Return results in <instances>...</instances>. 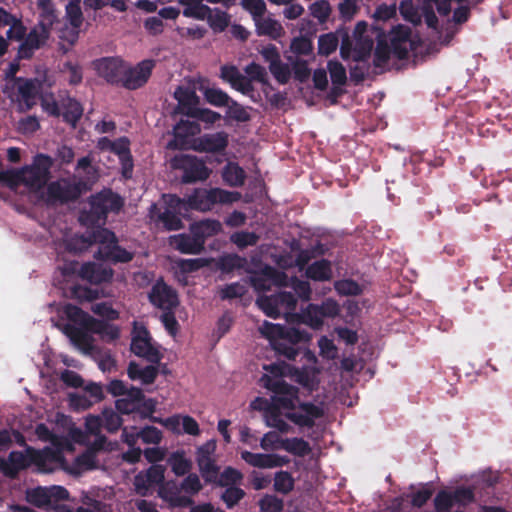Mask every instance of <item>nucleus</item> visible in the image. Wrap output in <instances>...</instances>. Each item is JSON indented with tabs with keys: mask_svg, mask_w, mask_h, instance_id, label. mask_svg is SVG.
I'll list each match as a JSON object with an SVG mask.
<instances>
[{
	"mask_svg": "<svg viewBox=\"0 0 512 512\" xmlns=\"http://www.w3.org/2000/svg\"><path fill=\"white\" fill-rule=\"evenodd\" d=\"M31 446H26L24 451H11L7 459L0 457V472L11 479L16 478L20 471L27 469L32 464L36 465Z\"/></svg>",
	"mask_w": 512,
	"mask_h": 512,
	"instance_id": "1a4fd4ad",
	"label": "nucleus"
},
{
	"mask_svg": "<svg viewBox=\"0 0 512 512\" xmlns=\"http://www.w3.org/2000/svg\"><path fill=\"white\" fill-rule=\"evenodd\" d=\"M256 304L270 318L277 319L281 316V310L275 294L259 296L256 299Z\"/></svg>",
	"mask_w": 512,
	"mask_h": 512,
	"instance_id": "37998d69",
	"label": "nucleus"
},
{
	"mask_svg": "<svg viewBox=\"0 0 512 512\" xmlns=\"http://www.w3.org/2000/svg\"><path fill=\"white\" fill-rule=\"evenodd\" d=\"M245 491L237 486L227 487L220 496V499L224 502L228 509L235 507L244 497Z\"/></svg>",
	"mask_w": 512,
	"mask_h": 512,
	"instance_id": "5fc2aeb1",
	"label": "nucleus"
},
{
	"mask_svg": "<svg viewBox=\"0 0 512 512\" xmlns=\"http://www.w3.org/2000/svg\"><path fill=\"white\" fill-rule=\"evenodd\" d=\"M181 490L191 497L197 495L202 489L203 485L200 478L195 473H189L180 483Z\"/></svg>",
	"mask_w": 512,
	"mask_h": 512,
	"instance_id": "680f3d73",
	"label": "nucleus"
},
{
	"mask_svg": "<svg viewBox=\"0 0 512 512\" xmlns=\"http://www.w3.org/2000/svg\"><path fill=\"white\" fill-rule=\"evenodd\" d=\"M41 9L38 28L43 31L44 37H49L53 25L58 22V15L54 4L50 0H40Z\"/></svg>",
	"mask_w": 512,
	"mask_h": 512,
	"instance_id": "393cba45",
	"label": "nucleus"
},
{
	"mask_svg": "<svg viewBox=\"0 0 512 512\" xmlns=\"http://www.w3.org/2000/svg\"><path fill=\"white\" fill-rule=\"evenodd\" d=\"M373 40L369 36H361L356 39L352 59L355 62H365L371 55Z\"/></svg>",
	"mask_w": 512,
	"mask_h": 512,
	"instance_id": "ea45409f",
	"label": "nucleus"
},
{
	"mask_svg": "<svg viewBox=\"0 0 512 512\" xmlns=\"http://www.w3.org/2000/svg\"><path fill=\"white\" fill-rule=\"evenodd\" d=\"M181 486L174 480H168L158 487V496L171 508H191L194 506L192 497L181 494Z\"/></svg>",
	"mask_w": 512,
	"mask_h": 512,
	"instance_id": "2eb2a0df",
	"label": "nucleus"
},
{
	"mask_svg": "<svg viewBox=\"0 0 512 512\" xmlns=\"http://www.w3.org/2000/svg\"><path fill=\"white\" fill-rule=\"evenodd\" d=\"M151 336L146 328H143L133 336L131 340L130 349L138 357L146 359L152 364H159L163 355L152 344Z\"/></svg>",
	"mask_w": 512,
	"mask_h": 512,
	"instance_id": "f8f14e48",
	"label": "nucleus"
},
{
	"mask_svg": "<svg viewBox=\"0 0 512 512\" xmlns=\"http://www.w3.org/2000/svg\"><path fill=\"white\" fill-rule=\"evenodd\" d=\"M294 478L288 471H278L274 476V490L278 493L287 495L294 489Z\"/></svg>",
	"mask_w": 512,
	"mask_h": 512,
	"instance_id": "8fccbe9b",
	"label": "nucleus"
},
{
	"mask_svg": "<svg viewBox=\"0 0 512 512\" xmlns=\"http://www.w3.org/2000/svg\"><path fill=\"white\" fill-rule=\"evenodd\" d=\"M114 271L102 264L87 262L80 266L79 277L91 284L108 283L112 280Z\"/></svg>",
	"mask_w": 512,
	"mask_h": 512,
	"instance_id": "6ab92c4d",
	"label": "nucleus"
},
{
	"mask_svg": "<svg viewBox=\"0 0 512 512\" xmlns=\"http://www.w3.org/2000/svg\"><path fill=\"white\" fill-rule=\"evenodd\" d=\"M259 236L255 232L239 231L231 235V241L240 249L257 244Z\"/></svg>",
	"mask_w": 512,
	"mask_h": 512,
	"instance_id": "0e129e2a",
	"label": "nucleus"
},
{
	"mask_svg": "<svg viewBox=\"0 0 512 512\" xmlns=\"http://www.w3.org/2000/svg\"><path fill=\"white\" fill-rule=\"evenodd\" d=\"M410 29L408 27L398 25L394 27L390 33L389 40L392 54L399 60L408 58L407 44L410 39Z\"/></svg>",
	"mask_w": 512,
	"mask_h": 512,
	"instance_id": "5701e85b",
	"label": "nucleus"
},
{
	"mask_svg": "<svg viewBox=\"0 0 512 512\" xmlns=\"http://www.w3.org/2000/svg\"><path fill=\"white\" fill-rule=\"evenodd\" d=\"M243 479V474L231 467H226L221 473L218 474V480L214 482L217 486L220 487H231L240 484Z\"/></svg>",
	"mask_w": 512,
	"mask_h": 512,
	"instance_id": "49530a36",
	"label": "nucleus"
},
{
	"mask_svg": "<svg viewBox=\"0 0 512 512\" xmlns=\"http://www.w3.org/2000/svg\"><path fill=\"white\" fill-rule=\"evenodd\" d=\"M172 166L183 172L181 181L185 184L205 181L209 178L211 170L206 166L205 161L188 154L175 156L172 160Z\"/></svg>",
	"mask_w": 512,
	"mask_h": 512,
	"instance_id": "423d86ee",
	"label": "nucleus"
},
{
	"mask_svg": "<svg viewBox=\"0 0 512 512\" xmlns=\"http://www.w3.org/2000/svg\"><path fill=\"white\" fill-rule=\"evenodd\" d=\"M230 15L219 8L211 9L209 14L205 16V20H207L211 29L216 33H221L225 31V29L230 24Z\"/></svg>",
	"mask_w": 512,
	"mask_h": 512,
	"instance_id": "e433bc0d",
	"label": "nucleus"
},
{
	"mask_svg": "<svg viewBox=\"0 0 512 512\" xmlns=\"http://www.w3.org/2000/svg\"><path fill=\"white\" fill-rule=\"evenodd\" d=\"M171 246L183 254H200L204 250L203 240L198 237L193 228L190 234L182 233L170 237Z\"/></svg>",
	"mask_w": 512,
	"mask_h": 512,
	"instance_id": "f3484780",
	"label": "nucleus"
},
{
	"mask_svg": "<svg viewBox=\"0 0 512 512\" xmlns=\"http://www.w3.org/2000/svg\"><path fill=\"white\" fill-rule=\"evenodd\" d=\"M61 71L68 75L67 81L72 86L79 85L83 80V69L78 63L67 61L63 64Z\"/></svg>",
	"mask_w": 512,
	"mask_h": 512,
	"instance_id": "bf43d9fd",
	"label": "nucleus"
},
{
	"mask_svg": "<svg viewBox=\"0 0 512 512\" xmlns=\"http://www.w3.org/2000/svg\"><path fill=\"white\" fill-rule=\"evenodd\" d=\"M27 500L36 507H44L51 503L48 488L37 487L27 493Z\"/></svg>",
	"mask_w": 512,
	"mask_h": 512,
	"instance_id": "052dcab7",
	"label": "nucleus"
},
{
	"mask_svg": "<svg viewBox=\"0 0 512 512\" xmlns=\"http://www.w3.org/2000/svg\"><path fill=\"white\" fill-rule=\"evenodd\" d=\"M179 3L184 7L185 17L205 20V16L210 12V7L203 4V0H179Z\"/></svg>",
	"mask_w": 512,
	"mask_h": 512,
	"instance_id": "2f4dec72",
	"label": "nucleus"
},
{
	"mask_svg": "<svg viewBox=\"0 0 512 512\" xmlns=\"http://www.w3.org/2000/svg\"><path fill=\"white\" fill-rule=\"evenodd\" d=\"M454 504L452 493L446 490H440L434 498L436 512H450Z\"/></svg>",
	"mask_w": 512,
	"mask_h": 512,
	"instance_id": "774afa93",
	"label": "nucleus"
},
{
	"mask_svg": "<svg viewBox=\"0 0 512 512\" xmlns=\"http://www.w3.org/2000/svg\"><path fill=\"white\" fill-rule=\"evenodd\" d=\"M338 44L339 36L337 32L322 34L318 39V54L321 56H329L337 49Z\"/></svg>",
	"mask_w": 512,
	"mask_h": 512,
	"instance_id": "de8ad7c7",
	"label": "nucleus"
},
{
	"mask_svg": "<svg viewBox=\"0 0 512 512\" xmlns=\"http://www.w3.org/2000/svg\"><path fill=\"white\" fill-rule=\"evenodd\" d=\"M85 183L83 181L70 182L68 179H59L47 185L46 195L49 204H66L76 201L82 194Z\"/></svg>",
	"mask_w": 512,
	"mask_h": 512,
	"instance_id": "0eeeda50",
	"label": "nucleus"
},
{
	"mask_svg": "<svg viewBox=\"0 0 512 512\" xmlns=\"http://www.w3.org/2000/svg\"><path fill=\"white\" fill-rule=\"evenodd\" d=\"M226 114L229 118L237 122H248L251 119L247 109L234 99L228 104Z\"/></svg>",
	"mask_w": 512,
	"mask_h": 512,
	"instance_id": "69168bd1",
	"label": "nucleus"
},
{
	"mask_svg": "<svg viewBox=\"0 0 512 512\" xmlns=\"http://www.w3.org/2000/svg\"><path fill=\"white\" fill-rule=\"evenodd\" d=\"M155 64L153 59H144L135 66L125 65L121 86L128 90L143 87L151 77Z\"/></svg>",
	"mask_w": 512,
	"mask_h": 512,
	"instance_id": "6e6552de",
	"label": "nucleus"
},
{
	"mask_svg": "<svg viewBox=\"0 0 512 512\" xmlns=\"http://www.w3.org/2000/svg\"><path fill=\"white\" fill-rule=\"evenodd\" d=\"M255 21L256 32L259 36L265 35L270 37H277L281 30L280 24L272 18H264L259 16L253 18Z\"/></svg>",
	"mask_w": 512,
	"mask_h": 512,
	"instance_id": "a19ab883",
	"label": "nucleus"
},
{
	"mask_svg": "<svg viewBox=\"0 0 512 512\" xmlns=\"http://www.w3.org/2000/svg\"><path fill=\"white\" fill-rule=\"evenodd\" d=\"M196 462L205 482L214 484V482L218 480V474L220 471V468L216 464L215 460L213 458L197 459Z\"/></svg>",
	"mask_w": 512,
	"mask_h": 512,
	"instance_id": "a18cd8bd",
	"label": "nucleus"
},
{
	"mask_svg": "<svg viewBox=\"0 0 512 512\" xmlns=\"http://www.w3.org/2000/svg\"><path fill=\"white\" fill-rule=\"evenodd\" d=\"M193 231L196 232L199 238L203 240V244L205 245V240L208 237H212L217 235L222 231V224L218 220L206 219L200 222L194 223L191 225Z\"/></svg>",
	"mask_w": 512,
	"mask_h": 512,
	"instance_id": "473e14b6",
	"label": "nucleus"
},
{
	"mask_svg": "<svg viewBox=\"0 0 512 512\" xmlns=\"http://www.w3.org/2000/svg\"><path fill=\"white\" fill-rule=\"evenodd\" d=\"M166 198V208L181 213L183 209H194L199 211H209L215 204H231L240 197L238 192H231L221 188H196L186 198H180L177 195L169 194Z\"/></svg>",
	"mask_w": 512,
	"mask_h": 512,
	"instance_id": "f03ea898",
	"label": "nucleus"
},
{
	"mask_svg": "<svg viewBox=\"0 0 512 512\" xmlns=\"http://www.w3.org/2000/svg\"><path fill=\"white\" fill-rule=\"evenodd\" d=\"M263 386L273 392L268 405L287 410L285 418L300 428H313L316 420L324 416V409L312 402L299 400V389L283 379L273 378L264 374L261 378Z\"/></svg>",
	"mask_w": 512,
	"mask_h": 512,
	"instance_id": "f257e3e1",
	"label": "nucleus"
},
{
	"mask_svg": "<svg viewBox=\"0 0 512 512\" xmlns=\"http://www.w3.org/2000/svg\"><path fill=\"white\" fill-rule=\"evenodd\" d=\"M66 18L69 24L80 28L83 23V13L80 7V0L69 1L66 5Z\"/></svg>",
	"mask_w": 512,
	"mask_h": 512,
	"instance_id": "13d9d810",
	"label": "nucleus"
},
{
	"mask_svg": "<svg viewBox=\"0 0 512 512\" xmlns=\"http://www.w3.org/2000/svg\"><path fill=\"white\" fill-rule=\"evenodd\" d=\"M310 338L311 335L305 330L297 327H283V335L281 336V339L294 346L298 343L308 342Z\"/></svg>",
	"mask_w": 512,
	"mask_h": 512,
	"instance_id": "603ef678",
	"label": "nucleus"
},
{
	"mask_svg": "<svg viewBox=\"0 0 512 512\" xmlns=\"http://www.w3.org/2000/svg\"><path fill=\"white\" fill-rule=\"evenodd\" d=\"M306 276L314 281H329L332 276L331 262L327 259H321L308 265Z\"/></svg>",
	"mask_w": 512,
	"mask_h": 512,
	"instance_id": "cd10ccee",
	"label": "nucleus"
},
{
	"mask_svg": "<svg viewBox=\"0 0 512 512\" xmlns=\"http://www.w3.org/2000/svg\"><path fill=\"white\" fill-rule=\"evenodd\" d=\"M123 199L111 189H104L92 195L89 209L80 213V222L89 228H103L109 212H118L123 207Z\"/></svg>",
	"mask_w": 512,
	"mask_h": 512,
	"instance_id": "7ed1b4c3",
	"label": "nucleus"
},
{
	"mask_svg": "<svg viewBox=\"0 0 512 512\" xmlns=\"http://www.w3.org/2000/svg\"><path fill=\"white\" fill-rule=\"evenodd\" d=\"M149 217L157 225L161 224L166 231H176L183 228V222L179 213L171 209L161 211L156 203L151 204Z\"/></svg>",
	"mask_w": 512,
	"mask_h": 512,
	"instance_id": "aec40b11",
	"label": "nucleus"
},
{
	"mask_svg": "<svg viewBox=\"0 0 512 512\" xmlns=\"http://www.w3.org/2000/svg\"><path fill=\"white\" fill-rule=\"evenodd\" d=\"M206 101L215 107H227L232 98L220 88H207L204 92Z\"/></svg>",
	"mask_w": 512,
	"mask_h": 512,
	"instance_id": "3c124183",
	"label": "nucleus"
},
{
	"mask_svg": "<svg viewBox=\"0 0 512 512\" xmlns=\"http://www.w3.org/2000/svg\"><path fill=\"white\" fill-rule=\"evenodd\" d=\"M223 181L230 187H241L245 183L246 173L236 162H228L222 171Z\"/></svg>",
	"mask_w": 512,
	"mask_h": 512,
	"instance_id": "c85d7f7f",
	"label": "nucleus"
},
{
	"mask_svg": "<svg viewBox=\"0 0 512 512\" xmlns=\"http://www.w3.org/2000/svg\"><path fill=\"white\" fill-rule=\"evenodd\" d=\"M125 65V62L117 57H104L94 63L98 75L113 85H121Z\"/></svg>",
	"mask_w": 512,
	"mask_h": 512,
	"instance_id": "4468645a",
	"label": "nucleus"
},
{
	"mask_svg": "<svg viewBox=\"0 0 512 512\" xmlns=\"http://www.w3.org/2000/svg\"><path fill=\"white\" fill-rule=\"evenodd\" d=\"M103 228L88 229L82 235H74L66 241V249L69 252L78 254L87 251L92 245L100 246L101 237L99 236Z\"/></svg>",
	"mask_w": 512,
	"mask_h": 512,
	"instance_id": "412c9836",
	"label": "nucleus"
},
{
	"mask_svg": "<svg viewBox=\"0 0 512 512\" xmlns=\"http://www.w3.org/2000/svg\"><path fill=\"white\" fill-rule=\"evenodd\" d=\"M165 482V467L161 464H153L146 471L139 472L134 478V486L137 494L148 496L149 490L155 485Z\"/></svg>",
	"mask_w": 512,
	"mask_h": 512,
	"instance_id": "ddd939ff",
	"label": "nucleus"
},
{
	"mask_svg": "<svg viewBox=\"0 0 512 512\" xmlns=\"http://www.w3.org/2000/svg\"><path fill=\"white\" fill-rule=\"evenodd\" d=\"M241 458L249 465L256 468H272V454L253 453L250 451H243Z\"/></svg>",
	"mask_w": 512,
	"mask_h": 512,
	"instance_id": "09e8293b",
	"label": "nucleus"
},
{
	"mask_svg": "<svg viewBox=\"0 0 512 512\" xmlns=\"http://www.w3.org/2000/svg\"><path fill=\"white\" fill-rule=\"evenodd\" d=\"M52 165L53 160L50 156L37 154L31 165L21 168L22 184L35 191L43 188L50 177Z\"/></svg>",
	"mask_w": 512,
	"mask_h": 512,
	"instance_id": "39448f33",
	"label": "nucleus"
},
{
	"mask_svg": "<svg viewBox=\"0 0 512 512\" xmlns=\"http://www.w3.org/2000/svg\"><path fill=\"white\" fill-rule=\"evenodd\" d=\"M288 276L285 272L266 265L260 272H253L250 276V284L254 290L265 292L271 290L272 286H286Z\"/></svg>",
	"mask_w": 512,
	"mask_h": 512,
	"instance_id": "9d476101",
	"label": "nucleus"
},
{
	"mask_svg": "<svg viewBox=\"0 0 512 512\" xmlns=\"http://www.w3.org/2000/svg\"><path fill=\"white\" fill-rule=\"evenodd\" d=\"M281 448L298 457H304L311 452L310 444L303 438L298 437L283 439Z\"/></svg>",
	"mask_w": 512,
	"mask_h": 512,
	"instance_id": "c9c22d12",
	"label": "nucleus"
},
{
	"mask_svg": "<svg viewBox=\"0 0 512 512\" xmlns=\"http://www.w3.org/2000/svg\"><path fill=\"white\" fill-rule=\"evenodd\" d=\"M80 34V28H75L70 25L63 27L59 32L60 39V50L65 54L71 50V48L78 41Z\"/></svg>",
	"mask_w": 512,
	"mask_h": 512,
	"instance_id": "c03bdc74",
	"label": "nucleus"
},
{
	"mask_svg": "<svg viewBox=\"0 0 512 512\" xmlns=\"http://www.w3.org/2000/svg\"><path fill=\"white\" fill-rule=\"evenodd\" d=\"M143 397V390L138 387L131 386L129 392L115 401V407L122 414L135 413L138 406L137 403Z\"/></svg>",
	"mask_w": 512,
	"mask_h": 512,
	"instance_id": "a878e982",
	"label": "nucleus"
},
{
	"mask_svg": "<svg viewBox=\"0 0 512 512\" xmlns=\"http://www.w3.org/2000/svg\"><path fill=\"white\" fill-rule=\"evenodd\" d=\"M64 313L67 319L73 323L72 325H76L77 327H84L91 330L92 326L97 323L96 318L73 304H67L64 307Z\"/></svg>",
	"mask_w": 512,
	"mask_h": 512,
	"instance_id": "bb28decb",
	"label": "nucleus"
},
{
	"mask_svg": "<svg viewBox=\"0 0 512 512\" xmlns=\"http://www.w3.org/2000/svg\"><path fill=\"white\" fill-rule=\"evenodd\" d=\"M39 94V86L32 79H17V101L24 110L32 109Z\"/></svg>",
	"mask_w": 512,
	"mask_h": 512,
	"instance_id": "4be33fe9",
	"label": "nucleus"
},
{
	"mask_svg": "<svg viewBox=\"0 0 512 512\" xmlns=\"http://www.w3.org/2000/svg\"><path fill=\"white\" fill-rule=\"evenodd\" d=\"M259 508L261 512H282L284 503L277 496L267 494L259 500Z\"/></svg>",
	"mask_w": 512,
	"mask_h": 512,
	"instance_id": "338daca9",
	"label": "nucleus"
},
{
	"mask_svg": "<svg viewBox=\"0 0 512 512\" xmlns=\"http://www.w3.org/2000/svg\"><path fill=\"white\" fill-rule=\"evenodd\" d=\"M103 428L109 433H115L122 425V418L112 408H105L101 413Z\"/></svg>",
	"mask_w": 512,
	"mask_h": 512,
	"instance_id": "864d4df0",
	"label": "nucleus"
},
{
	"mask_svg": "<svg viewBox=\"0 0 512 512\" xmlns=\"http://www.w3.org/2000/svg\"><path fill=\"white\" fill-rule=\"evenodd\" d=\"M34 454V460L36 461V466L41 471H46V464L48 462H60L63 460V455L60 451L52 449L50 447H46L43 450L31 449Z\"/></svg>",
	"mask_w": 512,
	"mask_h": 512,
	"instance_id": "4c0bfd02",
	"label": "nucleus"
},
{
	"mask_svg": "<svg viewBox=\"0 0 512 512\" xmlns=\"http://www.w3.org/2000/svg\"><path fill=\"white\" fill-rule=\"evenodd\" d=\"M332 84L334 85L332 93L336 96L340 94L336 86H343L347 82L345 67L338 60H330L327 64Z\"/></svg>",
	"mask_w": 512,
	"mask_h": 512,
	"instance_id": "72a5a7b5",
	"label": "nucleus"
},
{
	"mask_svg": "<svg viewBox=\"0 0 512 512\" xmlns=\"http://www.w3.org/2000/svg\"><path fill=\"white\" fill-rule=\"evenodd\" d=\"M62 108L64 110L62 113L64 121L75 127L83 115L81 103L75 98L67 96L62 100Z\"/></svg>",
	"mask_w": 512,
	"mask_h": 512,
	"instance_id": "c756f323",
	"label": "nucleus"
},
{
	"mask_svg": "<svg viewBox=\"0 0 512 512\" xmlns=\"http://www.w3.org/2000/svg\"><path fill=\"white\" fill-rule=\"evenodd\" d=\"M150 303L161 310H174L179 305L176 290L167 285L162 278L156 280L148 293Z\"/></svg>",
	"mask_w": 512,
	"mask_h": 512,
	"instance_id": "9b49d317",
	"label": "nucleus"
},
{
	"mask_svg": "<svg viewBox=\"0 0 512 512\" xmlns=\"http://www.w3.org/2000/svg\"><path fill=\"white\" fill-rule=\"evenodd\" d=\"M275 297L277 298L281 315L284 314L287 321L292 322L291 315L294 314V310L297 305L295 294L292 292L282 291L275 293Z\"/></svg>",
	"mask_w": 512,
	"mask_h": 512,
	"instance_id": "79ce46f5",
	"label": "nucleus"
},
{
	"mask_svg": "<svg viewBox=\"0 0 512 512\" xmlns=\"http://www.w3.org/2000/svg\"><path fill=\"white\" fill-rule=\"evenodd\" d=\"M103 142H107L109 145V150L116 154L118 157H122L128 154H131L130 151V141L127 137H120L115 141H111L107 137H103L99 140V144Z\"/></svg>",
	"mask_w": 512,
	"mask_h": 512,
	"instance_id": "6e6d98bb",
	"label": "nucleus"
},
{
	"mask_svg": "<svg viewBox=\"0 0 512 512\" xmlns=\"http://www.w3.org/2000/svg\"><path fill=\"white\" fill-rule=\"evenodd\" d=\"M309 10L311 15L321 24L325 23L331 14V6L327 0H318L312 3Z\"/></svg>",
	"mask_w": 512,
	"mask_h": 512,
	"instance_id": "e2e57ef3",
	"label": "nucleus"
},
{
	"mask_svg": "<svg viewBox=\"0 0 512 512\" xmlns=\"http://www.w3.org/2000/svg\"><path fill=\"white\" fill-rule=\"evenodd\" d=\"M168 464L176 476H184L192 468V462L185 457L182 451L173 452L168 458Z\"/></svg>",
	"mask_w": 512,
	"mask_h": 512,
	"instance_id": "58836bf2",
	"label": "nucleus"
},
{
	"mask_svg": "<svg viewBox=\"0 0 512 512\" xmlns=\"http://www.w3.org/2000/svg\"><path fill=\"white\" fill-rule=\"evenodd\" d=\"M99 236L101 237L100 246L94 253L95 259L110 261L114 264L128 263L133 260L134 253L118 245V239L114 232L104 228Z\"/></svg>",
	"mask_w": 512,
	"mask_h": 512,
	"instance_id": "20e7f679",
	"label": "nucleus"
},
{
	"mask_svg": "<svg viewBox=\"0 0 512 512\" xmlns=\"http://www.w3.org/2000/svg\"><path fill=\"white\" fill-rule=\"evenodd\" d=\"M175 99H177L179 105L188 108V114L194 116L196 112L191 111V106L195 103L197 98L196 93L188 88L182 86L177 87L174 93Z\"/></svg>",
	"mask_w": 512,
	"mask_h": 512,
	"instance_id": "4d7b16f0",
	"label": "nucleus"
},
{
	"mask_svg": "<svg viewBox=\"0 0 512 512\" xmlns=\"http://www.w3.org/2000/svg\"><path fill=\"white\" fill-rule=\"evenodd\" d=\"M292 322L306 324L312 329H320L323 326V314L317 304L310 303L300 313L291 315Z\"/></svg>",
	"mask_w": 512,
	"mask_h": 512,
	"instance_id": "b1692460",
	"label": "nucleus"
},
{
	"mask_svg": "<svg viewBox=\"0 0 512 512\" xmlns=\"http://www.w3.org/2000/svg\"><path fill=\"white\" fill-rule=\"evenodd\" d=\"M392 54L391 45L388 44L384 34L377 35V45L374 51L373 64L377 68L384 67Z\"/></svg>",
	"mask_w": 512,
	"mask_h": 512,
	"instance_id": "f704fd0d",
	"label": "nucleus"
},
{
	"mask_svg": "<svg viewBox=\"0 0 512 512\" xmlns=\"http://www.w3.org/2000/svg\"><path fill=\"white\" fill-rule=\"evenodd\" d=\"M248 261L245 257L238 254H225L219 258L218 267L223 273H231L234 270L247 269Z\"/></svg>",
	"mask_w": 512,
	"mask_h": 512,
	"instance_id": "7c9ffc66",
	"label": "nucleus"
},
{
	"mask_svg": "<svg viewBox=\"0 0 512 512\" xmlns=\"http://www.w3.org/2000/svg\"><path fill=\"white\" fill-rule=\"evenodd\" d=\"M64 334L69 337L70 341L83 354H91L94 350V338L91 330L76 325L66 324L64 326Z\"/></svg>",
	"mask_w": 512,
	"mask_h": 512,
	"instance_id": "a211bd4d",
	"label": "nucleus"
},
{
	"mask_svg": "<svg viewBox=\"0 0 512 512\" xmlns=\"http://www.w3.org/2000/svg\"><path fill=\"white\" fill-rule=\"evenodd\" d=\"M229 144V135L225 131L207 133L194 141V149L206 153H222Z\"/></svg>",
	"mask_w": 512,
	"mask_h": 512,
	"instance_id": "dca6fc26",
	"label": "nucleus"
}]
</instances>
